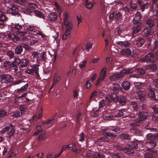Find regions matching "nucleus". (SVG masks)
Returning <instances> with one entry per match:
<instances>
[{"label":"nucleus","mask_w":158,"mask_h":158,"mask_svg":"<svg viewBox=\"0 0 158 158\" xmlns=\"http://www.w3.org/2000/svg\"><path fill=\"white\" fill-rule=\"evenodd\" d=\"M69 17V16L68 12H65L64 13V17L63 20L64 23H65L66 22H69V21H68Z\"/></svg>","instance_id":"55"},{"label":"nucleus","mask_w":158,"mask_h":158,"mask_svg":"<svg viewBox=\"0 0 158 158\" xmlns=\"http://www.w3.org/2000/svg\"><path fill=\"white\" fill-rule=\"evenodd\" d=\"M127 97L125 96L121 95L118 96V102L122 106L125 105L127 102Z\"/></svg>","instance_id":"17"},{"label":"nucleus","mask_w":158,"mask_h":158,"mask_svg":"<svg viewBox=\"0 0 158 158\" xmlns=\"http://www.w3.org/2000/svg\"><path fill=\"white\" fill-rule=\"evenodd\" d=\"M30 35H26L25 36H23L22 37H20V42L21 41V40L23 42H26L27 41V40L30 39Z\"/></svg>","instance_id":"50"},{"label":"nucleus","mask_w":158,"mask_h":158,"mask_svg":"<svg viewBox=\"0 0 158 158\" xmlns=\"http://www.w3.org/2000/svg\"><path fill=\"white\" fill-rule=\"evenodd\" d=\"M60 77L58 75L57 73H55L54 74L53 81H52L53 85H55L57 82L60 81Z\"/></svg>","instance_id":"33"},{"label":"nucleus","mask_w":158,"mask_h":158,"mask_svg":"<svg viewBox=\"0 0 158 158\" xmlns=\"http://www.w3.org/2000/svg\"><path fill=\"white\" fill-rule=\"evenodd\" d=\"M135 44L138 47H142L145 43L144 39L141 37H138L135 41Z\"/></svg>","instance_id":"24"},{"label":"nucleus","mask_w":158,"mask_h":158,"mask_svg":"<svg viewBox=\"0 0 158 158\" xmlns=\"http://www.w3.org/2000/svg\"><path fill=\"white\" fill-rule=\"evenodd\" d=\"M157 67L155 64H152L146 66V69L148 70L155 71L157 69Z\"/></svg>","instance_id":"40"},{"label":"nucleus","mask_w":158,"mask_h":158,"mask_svg":"<svg viewBox=\"0 0 158 158\" xmlns=\"http://www.w3.org/2000/svg\"><path fill=\"white\" fill-rule=\"evenodd\" d=\"M29 61L26 59H23L20 60V67H27L29 64Z\"/></svg>","instance_id":"36"},{"label":"nucleus","mask_w":158,"mask_h":158,"mask_svg":"<svg viewBox=\"0 0 158 158\" xmlns=\"http://www.w3.org/2000/svg\"><path fill=\"white\" fill-rule=\"evenodd\" d=\"M148 140L149 141L146 143V145L148 147H149V149H152L156 146V143L154 140Z\"/></svg>","instance_id":"21"},{"label":"nucleus","mask_w":158,"mask_h":158,"mask_svg":"<svg viewBox=\"0 0 158 158\" xmlns=\"http://www.w3.org/2000/svg\"><path fill=\"white\" fill-rule=\"evenodd\" d=\"M55 121V119L54 118L52 119H49L46 122H43L42 123L43 126H45L46 124H50L53 123Z\"/></svg>","instance_id":"48"},{"label":"nucleus","mask_w":158,"mask_h":158,"mask_svg":"<svg viewBox=\"0 0 158 158\" xmlns=\"http://www.w3.org/2000/svg\"><path fill=\"white\" fill-rule=\"evenodd\" d=\"M31 69L34 73L36 75V78L37 79H39L40 75L39 74L38 71L39 68L38 65H33L31 68Z\"/></svg>","instance_id":"23"},{"label":"nucleus","mask_w":158,"mask_h":158,"mask_svg":"<svg viewBox=\"0 0 158 158\" xmlns=\"http://www.w3.org/2000/svg\"><path fill=\"white\" fill-rule=\"evenodd\" d=\"M133 24L135 25H139L140 26L142 24V23L140 20H137L135 18H134L133 20Z\"/></svg>","instance_id":"54"},{"label":"nucleus","mask_w":158,"mask_h":158,"mask_svg":"<svg viewBox=\"0 0 158 158\" xmlns=\"http://www.w3.org/2000/svg\"><path fill=\"white\" fill-rule=\"evenodd\" d=\"M58 16L56 12H52L50 13L48 16V20L51 22H54L57 19Z\"/></svg>","instance_id":"15"},{"label":"nucleus","mask_w":158,"mask_h":158,"mask_svg":"<svg viewBox=\"0 0 158 158\" xmlns=\"http://www.w3.org/2000/svg\"><path fill=\"white\" fill-rule=\"evenodd\" d=\"M146 138L148 139L158 141V132L153 135L150 133L146 135Z\"/></svg>","instance_id":"19"},{"label":"nucleus","mask_w":158,"mask_h":158,"mask_svg":"<svg viewBox=\"0 0 158 158\" xmlns=\"http://www.w3.org/2000/svg\"><path fill=\"white\" fill-rule=\"evenodd\" d=\"M134 85L137 89H145V84L144 83L141 82H135Z\"/></svg>","instance_id":"31"},{"label":"nucleus","mask_w":158,"mask_h":158,"mask_svg":"<svg viewBox=\"0 0 158 158\" xmlns=\"http://www.w3.org/2000/svg\"><path fill=\"white\" fill-rule=\"evenodd\" d=\"M127 109L125 108L121 109L118 110L113 112V114L114 117L119 118L122 116H125V114L127 112Z\"/></svg>","instance_id":"10"},{"label":"nucleus","mask_w":158,"mask_h":158,"mask_svg":"<svg viewBox=\"0 0 158 158\" xmlns=\"http://www.w3.org/2000/svg\"><path fill=\"white\" fill-rule=\"evenodd\" d=\"M151 120L154 123L158 121V115L152 114L151 115Z\"/></svg>","instance_id":"49"},{"label":"nucleus","mask_w":158,"mask_h":158,"mask_svg":"<svg viewBox=\"0 0 158 158\" xmlns=\"http://www.w3.org/2000/svg\"><path fill=\"white\" fill-rule=\"evenodd\" d=\"M85 135L84 133L83 132H82L79 135V141L81 142L83 141L85 139Z\"/></svg>","instance_id":"56"},{"label":"nucleus","mask_w":158,"mask_h":158,"mask_svg":"<svg viewBox=\"0 0 158 158\" xmlns=\"http://www.w3.org/2000/svg\"><path fill=\"white\" fill-rule=\"evenodd\" d=\"M14 33L7 32L6 33L8 37L11 40L16 42L20 39L19 35H20V25L19 23L15 25Z\"/></svg>","instance_id":"1"},{"label":"nucleus","mask_w":158,"mask_h":158,"mask_svg":"<svg viewBox=\"0 0 158 158\" xmlns=\"http://www.w3.org/2000/svg\"><path fill=\"white\" fill-rule=\"evenodd\" d=\"M47 55L44 52H42L37 57V62L39 63L42 62H45Z\"/></svg>","instance_id":"12"},{"label":"nucleus","mask_w":158,"mask_h":158,"mask_svg":"<svg viewBox=\"0 0 158 158\" xmlns=\"http://www.w3.org/2000/svg\"><path fill=\"white\" fill-rule=\"evenodd\" d=\"M154 89L149 87L148 90V95L149 98L154 101H156V96L154 91Z\"/></svg>","instance_id":"14"},{"label":"nucleus","mask_w":158,"mask_h":158,"mask_svg":"<svg viewBox=\"0 0 158 158\" xmlns=\"http://www.w3.org/2000/svg\"><path fill=\"white\" fill-rule=\"evenodd\" d=\"M103 135L106 136L108 139H114L115 138L117 135L115 134H113L110 132H105L103 133Z\"/></svg>","instance_id":"35"},{"label":"nucleus","mask_w":158,"mask_h":158,"mask_svg":"<svg viewBox=\"0 0 158 158\" xmlns=\"http://www.w3.org/2000/svg\"><path fill=\"white\" fill-rule=\"evenodd\" d=\"M128 146L132 150L136 149L138 148V143L135 141H132L128 144Z\"/></svg>","instance_id":"26"},{"label":"nucleus","mask_w":158,"mask_h":158,"mask_svg":"<svg viewBox=\"0 0 158 158\" xmlns=\"http://www.w3.org/2000/svg\"><path fill=\"white\" fill-rule=\"evenodd\" d=\"M105 101L104 99L101 100L99 102V107L102 108L106 105Z\"/></svg>","instance_id":"61"},{"label":"nucleus","mask_w":158,"mask_h":158,"mask_svg":"<svg viewBox=\"0 0 158 158\" xmlns=\"http://www.w3.org/2000/svg\"><path fill=\"white\" fill-rule=\"evenodd\" d=\"M147 24L149 26V28H151L155 25V21L151 19H149L146 21Z\"/></svg>","instance_id":"39"},{"label":"nucleus","mask_w":158,"mask_h":158,"mask_svg":"<svg viewBox=\"0 0 158 158\" xmlns=\"http://www.w3.org/2000/svg\"><path fill=\"white\" fill-rule=\"evenodd\" d=\"M120 72L119 73H115L111 75L109 77L110 79L112 81H115L120 79L122 77Z\"/></svg>","instance_id":"20"},{"label":"nucleus","mask_w":158,"mask_h":158,"mask_svg":"<svg viewBox=\"0 0 158 158\" xmlns=\"http://www.w3.org/2000/svg\"><path fill=\"white\" fill-rule=\"evenodd\" d=\"M64 24L65 26L66 29L63 35L62 39L64 40L70 37V32L73 29V23L71 21H70L66 22Z\"/></svg>","instance_id":"4"},{"label":"nucleus","mask_w":158,"mask_h":158,"mask_svg":"<svg viewBox=\"0 0 158 158\" xmlns=\"http://www.w3.org/2000/svg\"><path fill=\"white\" fill-rule=\"evenodd\" d=\"M6 54L8 56L9 58H12L14 56V53L11 51H7L6 53Z\"/></svg>","instance_id":"59"},{"label":"nucleus","mask_w":158,"mask_h":158,"mask_svg":"<svg viewBox=\"0 0 158 158\" xmlns=\"http://www.w3.org/2000/svg\"><path fill=\"white\" fill-rule=\"evenodd\" d=\"M142 110L138 114L139 119L135 121L136 124L138 125V123H142L147 118V117L150 114V113L148 110L143 109V106L142 107Z\"/></svg>","instance_id":"2"},{"label":"nucleus","mask_w":158,"mask_h":158,"mask_svg":"<svg viewBox=\"0 0 158 158\" xmlns=\"http://www.w3.org/2000/svg\"><path fill=\"white\" fill-rule=\"evenodd\" d=\"M122 89V88L119 84L115 83L113 85V90L114 93H118L119 91Z\"/></svg>","instance_id":"30"},{"label":"nucleus","mask_w":158,"mask_h":158,"mask_svg":"<svg viewBox=\"0 0 158 158\" xmlns=\"http://www.w3.org/2000/svg\"><path fill=\"white\" fill-rule=\"evenodd\" d=\"M34 13H35L36 16L40 18H44V16L43 15V14L40 12V11L38 10H35L34 11Z\"/></svg>","instance_id":"45"},{"label":"nucleus","mask_w":158,"mask_h":158,"mask_svg":"<svg viewBox=\"0 0 158 158\" xmlns=\"http://www.w3.org/2000/svg\"><path fill=\"white\" fill-rule=\"evenodd\" d=\"M116 44L121 48L127 47L131 45L130 43L127 41H117L116 42Z\"/></svg>","instance_id":"22"},{"label":"nucleus","mask_w":158,"mask_h":158,"mask_svg":"<svg viewBox=\"0 0 158 158\" xmlns=\"http://www.w3.org/2000/svg\"><path fill=\"white\" fill-rule=\"evenodd\" d=\"M131 49L129 48H127L122 50L119 54L123 56L127 57L131 55Z\"/></svg>","instance_id":"16"},{"label":"nucleus","mask_w":158,"mask_h":158,"mask_svg":"<svg viewBox=\"0 0 158 158\" xmlns=\"http://www.w3.org/2000/svg\"><path fill=\"white\" fill-rule=\"evenodd\" d=\"M152 109V113L153 114L158 115V107L155 106H151Z\"/></svg>","instance_id":"46"},{"label":"nucleus","mask_w":158,"mask_h":158,"mask_svg":"<svg viewBox=\"0 0 158 158\" xmlns=\"http://www.w3.org/2000/svg\"><path fill=\"white\" fill-rule=\"evenodd\" d=\"M118 148L121 150L123 151V152L127 154H133L134 153V151L130 148H123L119 146L118 147Z\"/></svg>","instance_id":"18"},{"label":"nucleus","mask_w":158,"mask_h":158,"mask_svg":"<svg viewBox=\"0 0 158 158\" xmlns=\"http://www.w3.org/2000/svg\"><path fill=\"white\" fill-rule=\"evenodd\" d=\"M136 94L137 95L135 96L136 99L140 101H143L145 100L146 96L143 92L141 91H138L136 92Z\"/></svg>","instance_id":"13"},{"label":"nucleus","mask_w":158,"mask_h":158,"mask_svg":"<svg viewBox=\"0 0 158 158\" xmlns=\"http://www.w3.org/2000/svg\"><path fill=\"white\" fill-rule=\"evenodd\" d=\"M87 63V61L84 60L81 62L79 64V67L81 69H83L85 68L86 66V64Z\"/></svg>","instance_id":"60"},{"label":"nucleus","mask_w":158,"mask_h":158,"mask_svg":"<svg viewBox=\"0 0 158 158\" xmlns=\"http://www.w3.org/2000/svg\"><path fill=\"white\" fill-rule=\"evenodd\" d=\"M145 158H157L156 155L154 153L149 152L144 155Z\"/></svg>","instance_id":"43"},{"label":"nucleus","mask_w":158,"mask_h":158,"mask_svg":"<svg viewBox=\"0 0 158 158\" xmlns=\"http://www.w3.org/2000/svg\"><path fill=\"white\" fill-rule=\"evenodd\" d=\"M13 80V77L9 74H2L0 76V80L2 83H10Z\"/></svg>","instance_id":"8"},{"label":"nucleus","mask_w":158,"mask_h":158,"mask_svg":"<svg viewBox=\"0 0 158 158\" xmlns=\"http://www.w3.org/2000/svg\"><path fill=\"white\" fill-rule=\"evenodd\" d=\"M135 18L137 20H140L141 19V15L139 11H137L135 15Z\"/></svg>","instance_id":"57"},{"label":"nucleus","mask_w":158,"mask_h":158,"mask_svg":"<svg viewBox=\"0 0 158 158\" xmlns=\"http://www.w3.org/2000/svg\"><path fill=\"white\" fill-rule=\"evenodd\" d=\"M45 133L43 132L39 135L38 138V140L39 141H42L44 139L45 135Z\"/></svg>","instance_id":"62"},{"label":"nucleus","mask_w":158,"mask_h":158,"mask_svg":"<svg viewBox=\"0 0 158 158\" xmlns=\"http://www.w3.org/2000/svg\"><path fill=\"white\" fill-rule=\"evenodd\" d=\"M133 132L136 135L140 136L142 135L141 131L136 128H133L132 129Z\"/></svg>","instance_id":"47"},{"label":"nucleus","mask_w":158,"mask_h":158,"mask_svg":"<svg viewBox=\"0 0 158 158\" xmlns=\"http://www.w3.org/2000/svg\"><path fill=\"white\" fill-rule=\"evenodd\" d=\"M7 13L11 14L14 15L19 17L20 15V13L17 5L13 4L11 7L8 9Z\"/></svg>","instance_id":"7"},{"label":"nucleus","mask_w":158,"mask_h":158,"mask_svg":"<svg viewBox=\"0 0 158 158\" xmlns=\"http://www.w3.org/2000/svg\"><path fill=\"white\" fill-rule=\"evenodd\" d=\"M21 8L22 10H20V12L21 11V13L23 12L25 14H28L30 15H31V14L32 13V11L27 7H20Z\"/></svg>","instance_id":"38"},{"label":"nucleus","mask_w":158,"mask_h":158,"mask_svg":"<svg viewBox=\"0 0 158 158\" xmlns=\"http://www.w3.org/2000/svg\"><path fill=\"white\" fill-rule=\"evenodd\" d=\"M20 112L19 111H15L14 114L11 115V116L13 118H16L17 117L20 116Z\"/></svg>","instance_id":"58"},{"label":"nucleus","mask_w":158,"mask_h":158,"mask_svg":"<svg viewBox=\"0 0 158 158\" xmlns=\"http://www.w3.org/2000/svg\"><path fill=\"white\" fill-rule=\"evenodd\" d=\"M135 72L136 73V74L130 75V77L138 78L140 76L143 75L145 74L146 71V69H144L139 68L135 69Z\"/></svg>","instance_id":"9"},{"label":"nucleus","mask_w":158,"mask_h":158,"mask_svg":"<svg viewBox=\"0 0 158 158\" xmlns=\"http://www.w3.org/2000/svg\"><path fill=\"white\" fill-rule=\"evenodd\" d=\"M122 86L124 90H129L131 87V83L127 81H124L122 83Z\"/></svg>","instance_id":"27"},{"label":"nucleus","mask_w":158,"mask_h":158,"mask_svg":"<svg viewBox=\"0 0 158 158\" xmlns=\"http://www.w3.org/2000/svg\"><path fill=\"white\" fill-rule=\"evenodd\" d=\"M122 15L119 12L117 13L114 16V18L116 21L120 19L122 17Z\"/></svg>","instance_id":"63"},{"label":"nucleus","mask_w":158,"mask_h":158,"mask_svg":"<svg viewBox=\"0 0 158 158\" xmlns=\"http://www.w3.org/2000/svg\"><path fill=\"white\" fill-rule=\"evenodd\" d=\"M118 137L121 139L130 140L131 136L128 134L123 133L119 135Z\"/></svg>","instance_id":"28"},{"label":"nucleus","mask_w":158,"mask_h":158,"mask_svg":"<svg viewBox=\"0 0 158 158\" xmlns=\"http://www.w3.org/2000/svg\"><path fill=\"white\" fill-rule=\"evenodd\" d=\"M20 64V59L15 58L12 62L11 63L9 61H5L3 65L5 69H10L12 67L14 68L15 72H17L18 70L17 66H19Z\"/></svg>","instance_id":"3"},{"label":"nucleus","mask_w":158,"mask_h":158,"mask_svg":"<svg viewBox=\"0 0 158 158\" xmlns=\"http://www.w3.org/2000/svg\"><path fill=\"white\" fill-rule=\"evenodd\" d=\"M35 39V38L34 37V34H31L30 38L29 40H31L30 44L31 45H35V43H37L38 42V40Z\"/></svg>","instance_id":"34"},{"label":"nucleus","mask_w":158,"mask_h":158,"mask_svg":"<svg viewBox=\"0 0 158 158\" xmlns=\"http://www.w3.org/2000/svg\"><path fill=\"white\" fill-rule=\"evenodd\" d=\"M157 56H158V50L157 51L156 54L152 53H149L142 59V61L143 62L147 63L150 62H155Z\"/></svg>","instance_id":"5"},{"label":"nucleus","mask_w":158,"mask_h":158,"mask_svg":"<svg viewBox=\"0 0 158 158\" xmlns=\"http://www.w3.org/2000/svg\"><path fill=\"white\" fill-rule=\"evenodd\" d=\"M23 29V30H27L28 31H33L35 30V27L33 26H30L28 27L27 26H25L24 25H20V30Z\"/></svg>","instance_id":"37"},{"label":"nucleus","mask_w":158,"mask_h":158,"mask_svg":"<svg viewBox=\"0 0 158 158\" xmlns=\"http://www.w3.org/2000/svg\"><path fill=\"white\" fill-rule=\"evenodd\" d=\"M15 132L14 126L12 124H10L2 129L1 133L4 134L5 133L8 132L7 134L8 136L10 138L14 135Z\"/></svg>","instance_id":"6"},{"label":"nucleus","mask_w":158,"mask_h":158,"mask_svg":"<svg viewBox=\"0 0 158 158\" xmlns=\"http://www.w3.org/2000/svg\"><path fill=\"white\" fill-rule=\"evenodd\" d=\"M28 6L32 9H35L37 7V5L35 3H31L28 4Z\"/></svg>","instance_id":"64"},{"label":"nucleus","mask_w":158,"mask_h":158,"mask_svg":"<svg viewBox=\"0 0 158 158\" xmlns=\"http://www.w3.org/2000/svg\"><path fill=\"white\" fill-rule=\"evenodd\" d=\"M131 107L133 111H137L138 109V107L137 103L134 101L131 102L130 103Z\"/></svg>","instance_id":"32"},{"label":"nucleus","mask_w":158,"mask_h":158,"mask_svg":"<svg viewBox=\"0 0 158 158\" xmlns=\"http://www.w3.org/2000/svg\"><path fill=\"white\" fill-rule=\"evenodd\" d=\"M153 33V30L152 28L146 27L142 30L141 35L144 37H147L152 35Z\"/></svg>","instance_id":"11"},{"label":"nucleus","mask_w":158,"mask_h":158,"mask_svg":"<svg viewBox=\"0 0 158 158\" xmlns=\"http://www.w3.org/2000/svg\"><path fill=\"white\" fill-rule=\"evenodd\" d=\"M106 69L105 68H103L101 70L99 78V80H101L102 81L104 79L106 75Z\"/></svg>","instance_id":"29"},{"label":"nucleus","mask_w":158,"mask_h":158,"mask_svg":"<svg viewBox=\"0 0 158 158\" xmlns=\"http://www.w3.org/2000/svg\"><path fill=\"white\" fill-rule=\"evenodd\" d=\"M141 29V26L139 25L134 26L132 28V34L134 35L138 33L140 31Z\"/></svg>","instance_id":"41"},{"label":"nucleus","mask_w":158,"mask_h":158,"mask_svg":"<svg viewBox=\"0 0 158 158\" xmlns=\"http://www.w3.org/2000/svg\"><path fill=\"white\" fill-rule=\"evenodd\" d=\"M82 119V116H81V113H78L77 114V117H76V119L77 123L80 124V121Z\"/></svg>","instance_id":"53"},{"label":"nucleus","mask_w":158,"mask_h":158,"mask_svg":"<svg viewBox=\"0 0 158 158\" xmlns=\"http://www.w3.org/2000/svg\"><path fill=\"white\" fill-rule=\"evenodd\" d=\"M7 19V18L3 13H1L0 15V21L2 22H4Z\"/></svg>","instance_id":"52"},{"label":"nucleus","mask_w":158,"mask_h":158,"mask_svg":"<svg viewBox=\"0 0 158 158\" xmlns=\"http://www.w3.org/2000/svg\"><path fill=\"white\" fill-rule=\"evenodd\" d=\"M157 48H158V41L156 40L153 41L152 45V44L149 49L151 50L154 51Z\"/></svg>","instance_id":"42"},{"label":"nucleus","mask_w":158,"mask_h":158,"mask_svg":"<svg viewBox=\"0 0 158 158\" xmlns=\"http://www.w3.org/2000/svg\"><path fill=\"white\" fill-rule=\"evenodd\" d=\"M85 3L86 7L88 9H90L93 5V4L90 2H88V0H86Z\"/></svg>","instance_id":"51"},{"label":"nucleus","mask_w":158,"mask_h":158,"mask_svg":"<svg viewBox=\"0 0 158 158\" xmlns=\"http://www.w3.org/2000/svg\"><path fill=\"white\" fill-rule=\"evenodd\" d=\"M110 98L113 101L115 102H118V96L115 93H112L109 95Z\"/></svg>","instance_id":"44"},{"label":"nucleus","mask_w":158,"mask_h":158,"mask_svg":"<svg viewBox=\"0 0 158 158\" xmlns=\"http://www.w3.org/2000/svg\"><path fill=\"white\" fill-rule=\"evenodd\" d=\"M133 72V70L131 68H127L125 69H123L120 71V73L122 77L124 75L130 74Z\"/></svg>","instance_id":"25"}]
</instances>
